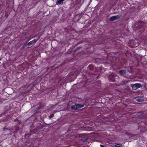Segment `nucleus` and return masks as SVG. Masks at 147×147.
Instances as JSON below:
<instances>
[{
	"label": "nucleus",
	"mask_w": 147,
	"mask_h": 147,
	"mask_svg": "<svg viewBox=\"0 0 147 147\" xmlns=\"http://www.w3.org/2000/svg\"><path fill=\"white\" fill-rule=\"evenodd\" d=\"M84 105L80 104H75L71 107V108L73 110H76L84 107Z\"/></svg>",
	"instance_id": "obj_1"
},
{
	"label": "nucleus",
	"mask_w": 147,
	"mask_h": 147,
	"mask_svg": "<svg viewBox=\"0 0 147 147\" xmlns=\"http://www.w3.org/2000/svg\"><path fill=\"white\" fill-rule=\"evenodd\" d=\"M131 86L133 90H135L140 88L142 85L139 83H136L134 84H131Z\"/></svg>",
	"instance_id": "obj_2"
},
{
	"label": "nucleus",
	"mask_w": 147,
	"mask_h": 147,
	"mask_svg": "<svg viewBox=\"0 0 147 147\" xmlns=\"http://www.w3.org/2000/svg\"><path fill=\"white\" fill-rule=\"evenodd\" d=\"M108 78L110 81L114 82L116 81V80H115V74H111L108 76Z\"/></svg>",
	"instance_id": "obj_3"
},
{
	"label": "nucleus",
	"mask_w": 147,
	"mask_h": 147,
	"mask_svg": "<svg viewBox=\"0 0 147 147\" xmlns=\"http://www.w3.org/2000/svg\"><path fill=\"white\" fill-rule=\"evenodd\" d=\"M119 74L121 76H123L125 77H128V76L125 75L126 73V70H120L119 71Z\"/></svg>",
	"instance_id": "obj_4"
},
{
	"label": "nucleus",
	"mask_w": 147,
	"mask_h": 147,
	"mask_svg": "<svg viewBox=\"0 0 147 147\" xmlns=\"http://www.w3.org/2000/svg\"><path fill=\"white\" fill-rule=\"evenodd\" d=\"M37 40H37L36 39H34L30 41L28 43V45L30 46L31 45L36 43L37 41Z\"/></svg>",
	"instance_id": "obj_5"
},
{
	"label": "nucleus",
	"mask_w": 147,
	"mask_h": 147,
	"mask_svg": "<svg viewBox=\"0 0 147 147\" xmlns=\"http://www.w3.org/2000/svg\"><path fill=\"white\" fill-rule=\"evenodd\" d=\"M33 131V132H32L31 130L30 131V132H31L30 133L28 134H25V138H26L27 137H28L29 136H30L31 135L32 133L33 134H35V133H36V131H35L34 130Z\"/></svg>",
	"instance_id": "obj_6"
},
{
	"label": "nucleus",
	"mask_w": 147,
	"mask_h": 147,
	"mask_svg": "<svg viewBox=\"0 0 147 147\" xmlns=\"http://www.w3.org/2000/svg\"><path fill=\"white\" fill-rule=\"evenodd\" d=\"M65 0H58L56 2V4H62L63 3V1Z\"/></svg>",
	"instance_id": "obj_7"
},
{
	"label": "nucleus",
	"mask_w": 147,
	"mask_h": 147,
	"mask_svg": "<svg viewBox=\"0 0 147 147\" xmlns=\"http://www.w3.org/2000/svg\"><path fill=\"white\" fill-rule=\"evenodd\" d=\"M88 68L89 69L92 70L94 69V66L92 64H90L88 66Z\"/></svg>",
	"instance_id": "obj_8"
},
{
	"label": "nucleus",
	"mask_w": 147,
	"mask_h": 147,
	"mask_svg": "<svg viewBox=\"0 0 147 147\" xmlns=\"http://www.w3.org/2000/svg\"><path fill=\"white\" fill-rule=\"evenodd\" d=\"M122 16L121 14H119L117 16H114L115 20H118V19L121 17Z\"/></svg>",
	"instance_id": "obj_9"
},
{
	"label": "nucleus",
	"mask_w": 147,
	"mask_h": 147,
	"mask_svg": "<svg viewBox=\"0 0 147 147\" xmlns=\"http://www.w3.org/2000/svg\"><path fill=\"white\" fill-rule=\"evenodd\" d=\"M88 139V138L87 137H83L81 139V141L84 142L87 141Z\"/></svg>",
	"instance_id": "obj_10"
},
{
	"label": "nucleus",
	"mask_w": 147,
	"mask_h": 147,
	"mask_svg": "<svg viewBox=\"0 0 147 147\" xmlns=\"http://www.w3.org/2000/svg\"><path fill=\"white\" fill-rule=\"evenodd\" d=\"M100 84H99L97 86L96 85V84L95 85V86H94V88H96V89L97 90H96L97 91H98V89L100 88Z\"/></svg>",
	"instance_id": "obj_11"
},
{
	"label": "nucleus",
	"mask_w": 147,
	"mask_h": 147,
	"mask_svg": "<svg viewBox=\"0 0 147 147\" xmlns=\"http://www.w3.org/2000/svg\"><path fill=\"white\" fill-rule=\"evenodd\" d=\"M115 147H123L122 145L121 144H116L115 145Z\"/></svg>",
	"instance_id": "obj_12"
},
{
	"label": "nucleus",
	"mask_w": 147,
	"mask_h": 147,
	"mask_svg": "<svg viewBox=\"0 0 147 147\" xmlns=\"http://www.w3.org/2000/svg\"><path fill=\"white\" fill-rule=\"evenodd\" d=\"M109 20L111 21H113L115 20L114 16L110 17L109 18Z\"/></svg>",
	"instance_id": "obj_13"
},
{
	"label": "nucleus",
	"mask_w": 147,
	"mask_h": 147,
	"mask_svg": "<svg viewBox=\"0 0 147 147\" xmlns=\"http://www.w3.org/2000/svg\"><path fill=\"white\" fill-rule=\"evenodd\" d=\"M136 100L138 102H142V101H143L142 99V98H137L136 99Z\"/></svg>",
	"instance_id": "obj_14"
},
{
	"label": "nucleus",
	"mask_w": 147,
	"mask_h": 147,
	"mask_svg": "<svg viewBox=\"0 0 147 147\" xmlns=\"http://www.w3.org/2000/svg\"><path fill=\"white\" fill-rule=\"evenodd\" d=\"M82 47H81V46H79V47H77V48L75 50V51H76L80 49L81 48H82Z\"/></svg>",
	"instance_id": "obj_15"
},
{
	"label": "nucleus",
	"mask_w": 147,
	"mask_h": 147,
	"mask_svg": "<svg viewBox=\"0 0 147 147\" xmlns=\"http://www.w3.org/2000/svg\"><path fill=\"white\" fill-rule=\"evenodd\" d=\"M119 76L116 75H115V80H117L119 78Z\"/></svg>",
	"instance_id": "obj_16"
},
{
	"label": "nucleus",
	"mask_w": 147,
	"mask_h": 147,
	"mask_svg": "<svg viewBox=\"0 0 147 147\" xmlns=\"http://www.w3.org/2000/svg\"><path fill=\"white\" fill-rule=\"evenodd\" d=\"M111 53L112 55H116V54H118V53L117 52H112Z\"/></svg>",
	"instance_id": "obj_17"
},
{
	"label": "nucleus",
	"mask_w": 147,
	"mask_h": 147,
	"mask_svg": "<svg viewBox=\"0 0 147 147\" xmlns=\"http://www.w3.org/2000/svg\"><path fill=\"white\" fill-rule=\"evenodd\" d=\"M54 115L53 114H51L50 116V117L51 118H52L53 117Z\"/></svg>",
	"instance_id": "obj_18"
},
{
	"label": "nucleus",
	"mask_w": 147,
	"mask_h": 147,
	"mask_svg": "<svg viewBox=\"0 0 147 147\" xmlns=\"http://www.w3.org/2000/svg\"><path fill=\"white\" fill-rule=\"evenodd\" d=\"M16 130L17 131H18L19 130V127H16Z\"/></svg>",
	"instance_id": "obj_19"
},
{
	"label": "nucleus",
	"mask_w": 147,
	"mask_h": 147,
	"mask_svg": "<svg viewBox=\"0 0 147 147\" xmlns=\"http://www.w3.org/2000/svg\"><path fill=\"white\" fill-rule=\"evenodd\" d=\"M113 59H116V57H115L113 56Z\"/></svg>",
	"instance_id": "obj_20"
},
{
	"label": "nucleus",
	"mask_w": 147,
	"mask_h": 147,
	"mask_svg": "<svg viewBox=\"0 0 147 147\" xmlns=\"http://www.w3.org/2000/svg\"><path fill=\"white\" fill-rule=\"evenodd\" d=\"M129 81L126 80L125 82H124L127 83H128V82Z\"/></svg>",
	"instance_id": "obj_21"
},
{
	"label": "nucleus",
	"mask_w": 147,
	"mask_h": 147,
	"mask_svg": "<svg viewBox=\"0 0 147 147\" xmlns=\"http://www.w3.org/2000/svg\"><path fill=\"white\" fill-rule=\"evenodd\" d=\"M3 129H4V131H5L6 130H7V129L6 128H3Z\"/></svg>",
	"instance_id": "obj_22"
},
{
	"label": "nucleus",
	"mask_w": 147,
	"mask_h": 147,
	"mask_svg": "<svg viewBox=\"0 0 147 147\" xmlns=\"http://www.w3.org/2000/svg\"><path fill=\"white\" fill-rule=\"evenodd\" d=\"M100 147H105L104 146H103L102 144H100Z\"/></svg>",
	"instance_id": "obj_23"
},
{
	"label": "nucleus",
	"mask_w": 147,
	"mask_h": 147,
	"mask_svg": "<svg viewBox=\"0 0 147 147\" xmlns=\"http://www.w3.org/2000/svg\"><path fill=\"white\" fill-rule=\"evenodd\" d=\"M140 128H141L140 126L139 127H138V129H140H140Z\"/></svg>",
	"instance_id": "obj_24"
},
{
	"label": "nucleus",
	"mask_w": 147,
	"mask_h": 147,
	"mask_svg": "<svg viewBox=\"0 0 147 147\" xmlns=\"http://www.w3.org/2000/svg\"><path fill=\"white\" fill-rule=\"evenodd\" d=\"M16 131H14V132H15V133H16Z\"/></svg>",
	"instance_id": "obj_25"
},
{
	"label": "nucleus",
	"mask_w": 147,
	"mask_h": 147,
	"mask_svg": "<svg viewBox=\"0 0 147 147\" xmlns=\"http://www.w3.org/2000/svg\"><path fill=\"white\" fill-rule=\"evenodd\" d=\"M40 108H38V109H40Z\"/></svg>",
	"instance_id": "obj_26"
}]
</instances>
